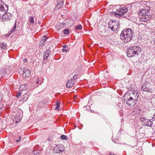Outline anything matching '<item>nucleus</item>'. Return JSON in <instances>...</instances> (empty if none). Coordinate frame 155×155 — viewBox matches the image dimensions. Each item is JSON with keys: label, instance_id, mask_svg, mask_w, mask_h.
Masks as SVG:
<instances>
[{"label": "nucleus", "instance_id": "f257e3e1", "mask_svg": "<svg viewBox=\"0 0 155 155\" xmlns=\"http://www.w3.org/2000/svg\"><path fill=\"white\" fill-rule=\"evenodd\" d=\"M132 34V31L131 29H125L120 34V38L125 42H129L133 37Z\"/></svg>", "mask_w": 155, "mask_h": 155}, {"label": "nucleus", "instance_id": "f03ea898", "mask_svg": "<svg viewBox=\"0 0 155 155\" xmlns=\"http://www.w3.org/2000/svg\"><path fill=\"white\" fill-rule=\"evenodd\" d=\"M150 8H149L147 9H142L140 10L138 12L140 17V20L142 21H147L149 20L150 18V13H149Z\"/></svg>", "mask_w": 155, "mask_h": 155}, {"label": "nucleus", "instance_id": "7ed1b4c3", "mask_svg": "<svg viewBox=\"0 0 155 155\" xmlns=\"http://www.w3.org/2000/svg\"><path fill=\"white\" fill-rule=\"evenodd\" d=\"M128 96L130 97H132L134 100L137 101L139 96V94L137 91L130 90L125 94L123 97H126Z\"/></svg>", "mask_w": 155, "mask_h": 155}, {"label": "nucleus", "instance_id": "20e7f679", "mask_svg": "<svg viewBox=\"0 0 155 155\" xmlns=\"http://www.w3.org/2000/svg\"><path fill=\"white\" fill-rule=\"evenodd\" d=\"M123 97L124 101L126 104L131 107H133L136 104L137 101L134 100L132 97H130L128 96L126 97Z\"/></svg>", "mask_w": 155, "mask_h": 155}, {"label": "nucleus", "instance_id": "39448f33", "mask_svg": "<svg viewBox=\"0 0 155 155\" xmlns=\"http://www.w3.org/2000/svg\"><path fill=\"white\" fill-rule=\"evenodd\" d=\"M118 23L117 21H110L109 23V27L112 31H115L118 28Z\"/></svg>", "mask_w": 155, "mask_h": 155}, {"label": "nucleus", "instance_id": "423d86ee", "mask_svg": "<svg viewBox=\"0 0 155 155\" xmlns=\"http://www.w3.org/2000/svg\"><path fill=\"white\" fill-rule=\"evenodd\" d=\"M64 146L63 145L59 144L56 145L54 148V151L55 153H60L64 151Z\"/></svg>", "mask_w": 155, "mask_h": 155}, {"label": "nucleus", "instance_id": "0eeeda50", "mask_svg": "<svg viewBox=\"0 0 155 155\" xmlns=\"http://www.w3.org/2000/svg\"><path fill=\"white\" fill-rule=\"evenodd\" d=\"M118 13L117 14L120 15H122L128 11V9L124 6H121L117 10Z\"/></svg>", "mask_w": 155, "mask_h": 155}, {"label": "nucleus", "instance_id": "6e6552de", "mask_svg": "<svg viewBox=\"0 0 155 155\" xmlns=\"http://www.w3.org/2000/svg\"><path fill=\"white\" fill-rule=\"evenodd\" d=\"M127 54L128 57H133L135 54H137V52L134 50V49H128V51L127 52Z\"/></svg>", "mask_w": 155, "mask_h": 155}, {"label": "nucleus", "instance_id": "1a4fd4ad", "mask_svg": "<svg viewBox=\"0 0 155 155\" xmlns=\"http://www.w3.org/2000/svg\"><path fill=\"white\" fill-rule=\"evenodd\" d=\"M142 90L144 91H146L149 92H151L152 89L149 88L148 85L145 83L142 84L141 86Z\"/></svg>", "mask_w": 155, "mask_h": 155}, {"label": "nucleus", "instance_id": "9d476101", "mask_svg": "<svg viewBox=\"0 0 155 155\" xmlns=\"http://www.w3.org/2000/svg\"><path fill=\"white\" fill-rule=\"evenodd\" d=\"M75 83V81L72 79L68 80L66 84V87L68 88H70L72 87Z\"/></svg>", "mask_w": 155, "mask_h": 155}, {"label": "nucleus", "instance_id": "9b49d317", "mask_svg": "<svg viewBox=\"0 0 155 155\" xmlns=\"http://www.w3.org/2000/svg\"><path fill=\"white\" fill-rule=\"evenodd\" d=\"M21 118V116L19 115V114H17L15 116L13 120L16 123H17L20 122Z\"/></svg>", "mask_w": 155, "mask_h": 155}, {"label": "nucleus", "instance_id": "f8f14e48", "mask_svg": "<svg viewBox=\"0 0 155 155\" xmlns=\"http://www.w3.org/2000/svg\"><path fill=\"white\" fill-rule=\"evenodd\" d=\"M31 74L30 71L28 70H25L23 71V76L25 78L29 77Z\"/></svg>", "mask_w": 155, "mask_h": 155}, {"label": "nucleus", "instance_id": "ddd939ff", "mask_svg": "<svg viewBox=\"0 0 155 155\" xmlns=\"http://www.w3.org/2000/svg\"><path fill=\"white\" fill-rule=\"evenodd\" d=\"M50 53L51 51L49 49H46L44 52L43 55V58H48Z\"/></svg>", "mask_w": 155, "mask_h": 155}, {"label": "nucleus", "instance_id": "4468645a", "mask_svg": "<svg viewBox=\"0 0 155 155\" xmlns=\"http://www.w3.org/2000/svg\"><path fill=\"white\" fill-rule=\"evenodd\" d=\"M64 2L63 1H58L57 5H56L55 7L54 8V10H57V7H58V9L60 8L62 6H63L64 5Z\"/></svg>", "mask_w": 155, "mask_h": 155}, {"label": "nucleus", "instance_id": "2eb2a0df", "mask_svg": "<svg viewBox=\"0 0 155 155\" xmlns=\"http://www.w3.org/2000/svg\"><path fill=\"white\" fill-rule=\"evenodd\" d=\"M144 124L147 126L150 127L153 124V122L150 120L147 119Z\"/></svg>", "mask_w": 155, "mask_h": 155}, {"label": "nucleus", "instance_id": "dca6fc26", "mask_svg": "<svg viewBox=\"0 0 155 155\" xmlns=\"http://www.w3.org/2000/svg\"><path fill=\"white\" fill-rule=\"evenodd\" d=\"M29 95L27 94H25L23 95L21 99L24 101H26L28 99Z\"/></svg>", "mask_w": 155, "mask_h": 155}, {"label": "nucleus", "instance_id": "f3484780", "mask_svg": "<svg viewBox=\"0 0 155 155\" xmlns=\"http://www.w3.org/2000/svg\"><path fill=\"white\" fill-rule=\"evenodd\" d=\"M44 81V79L42 78H38L36 82V83L37 84H41Z\"/></svg>", "mask_w": 155, "mask_h": 155}, {"label": "nucleus", "instance_id": "a211bd4d", "mask_svg": "<svg viewBox=\"0 0 155 155\" xmlns=\"http://www.w3.org/2000/svg\"><path fill=\"white\" fill-rule=\"evenodd\" d=\"M28 88V87H26L25 84H22L21 85L19 89L21 90H25Z\"/></svg>", "mask_w": 155, "mask_h": 155}, {"label": "nucleus", "instance_id": "6ab92c4d", "mask_svg": "<svg viewBox=\"0 0 155 155\" xmlns=\"http://www.w3.org/2000/svg\"><path fill=\"white\" fill-rule=\"evenodd\" d=\"M2 18L3 19L8 20L9 19V17L7 13H5L2 16Z\"/></svg>", "mask_w": 155, "mask_h": 155}, {"label": "nucleus", "instance_id": "aec40b11", "mask_svg": "<svg viewBox=\"0 0 155 155\" xmlns=\"http://www.w3.org/2000/svg\"><path fill=\"white\" fill-rule=\"evenodd\" d=\"M0 47L2 48H7V45L6 43H0Z\"/></svg>", "mask_w": 155, "mask_h": 155}, {"label": "nucleus", "instance_id": "412c9836", "mask_svg": "<svg viewBox=\"0 0 155 155\" xmlns=\"http://www.w3.org/2000/svg\"><path fill=\"white\" fill-rule=\"evenodd\" d=\"M0 10L5 12V8L4 7V5L2 4V1H0Z\"/></svg>", "mask_w": 155, "mask_h": 155}, {"label": "nucleus", "instance_id": "4be33fe9", "mask_svg": "<svg viewBox=\"0 0 155 155\" xmlns=\"http://www.w3.org/2000/svg\"><path fill=\"white\" fill-rule=\"evenodd\" d=\"M47 37L46 36H44L42 37V39H41V42H42V41L44 42H45L47 40Z\"/></svg>", "mask_w": 155, "mask_h": 155}, {"label": "nucleus", "instance_id": "5701e85b", "mask_svg": "<svg viewBox=\"0 0 155 155\" xmlns=\"http://www.w3.org/2000/svg\"><path fill=\"white\" fill-rule=\"evenodd\" d=\"M2 4L4 5V7L5 8V12H6L8 9V6L5 4H4V2H2Z\"/></svg>", "mask_w": 155, "mask_h": 155}, {"label": "nucleus", "instance_id": "b1692460", "mask_svg": "<svg viewBox=\"0 0 155 155\" xmlns=\"http://www.w3.org/2000/svg\"><path fill=\"white\" fill-rule=\"evenodd\" d=\"M29 22L31 23H33L34 22V18L33 17L30 16L29 18Z\"/></svg>", "mask_w": 155, "mask_h": 155}, {"label": "nucleus", "instance_id": "393cba45", "mask_svg": "<svg viewBox=\"0 0 155 155\" xmlns=\"http://www.w3.org/2000/svg\"><path fill=\"white\" fill-rule=\"evenodd\" d=\"M48 61V58H43V60L42 61V63L43 64H46Z\"/></svg>", "mask_w": 155, "mask_h": 155}, {"label": "nucleus", "instance_id": "a878e982", "mask_svg": "<svg viewBox=\"0 0 155 155\" xmlns=\"http://www.w3.org/2000/svg\"><path fill=\"white\" fill-rule=\"evenodd\" d=\"M61 139L63 140H67L68 139V138L67 137L64 135H62L61 136Z\"/></svg>", "mask_w": 155, "mask_h": 155}, {"label": "nucleus", "instance_id": "bb28decb", "mask_svg": "<svg viewBox=\"0 0 155 155\" xmlns=\"http://www.w3.org/2000/svg\"><path fill=\"white\" fill-rule=\"evenodd\" d=\"M63 33L65 35L68 34L69 33V30L67 28H66L63 30Z\"/></svg>", "mask_w": 155, "mask_h": 155}, {"label": "nucleus", "instance_id": "cd10ccee", "mask_svg": "<svg viewBox=\"0 0 155 155\" xmlns=\"http://www.w3.org/2000/svg\"><path fill=\"white\" fill-rule=\"evenodd\" d=\"M16 21H15V24L14 25V28L12 30H11V31L12 32H14L15 31V29L16 28Z\"/></svg>", "mask_w": 155, "mask_h": 155}, {"label": "nucleus", "instance_id": "c85d7f7f", "mask_svg": "<svg viewBox=\"0 0 155 155\" xmlns=\"http://www.w3.org/2000/svg\"><path fill=\"white\" fill-rule=\"evenodd\" d=\"M60 102H57V104L56 106L55 107V110H58L60 107Z\"/></svg>", "mask_w": 155, "mask_h": 155}, {"label": "nucleus", "instance_id": "c756f323", "mask_svg": "<svg viewBox=\"0 0 155 155\" xmlns=\"http://www.w3.org/2000/svg\"><path fill=\"white\" fill-rule=\"evenodd\" d=\"M5 109V108L3 107V104L2 103H0V110H4Z\"/></svg>", "mask_w": 155, "mask_h": 155}, {"label": "nucleus", "instance_id": "7c9ffc66", "mask_svg": "<svg viewBox=\"0 0 155 155\" xmlns=\"http://www.w3.org/2000/svg\"><path fill=\"white\" fill-rule=\"evenodd\" d=\"M147 119L145 117L141 118H140L141 121L142 122H143L144 123V122H145L146 121Z\"/></svg>", "mask_w": 155, "mask_h": 155}, {"label": "nucleus", "instance_id": "2f4dec72", "mask_svg": "<svg viewBox=\"0 0 155 155\" xmlns=\"http://www.w3.org/2000/svg\"><path fill=\"white\" fill-rule=\"evenodd\" d=\"M17 137H18V139H17L16 140V141L17 142H19L21 138V137L20 136H18Z\"/></svg>", "mask_w": 155, "mask_h": 155}, {"label": "nucleus", "instance_id": "473e14b6", "mask_svg": "<svg viewBox=\"0 0 155 155\" xmlns=\"http://www.w3.org/2000/svg\"><path fill=\"white\" fill-rule=\"evenodd\" d=\"M39 45L40 46H42L44 45V42L43 41L41 42V40L40 41L39 43Z\"/></svg>", "mask_w": 155, "mask_h": 155}, {"label": "nucleus", "instance_id": "72a5a7b5", "mask_svg": "<svg viewBox=\"0 0 155 155\" xmlns=\"http://www.w3.org/2000/svg\"><path fill=\"white\" fill-rule=\"evenodd\" d=\"M78 78V75H74L73 78V80H76Z\"/></svg>", "mask_w": 155, "mask_h": 155}, {"label": "nucleus", "instance_id": "f704fd0d", "mask_svg": "<svg viewBox=\"0 0 155 155\" xmlns=\"http://www.w3.org/2000/svg\"><path fill=\"white\" fill-rule=\"evenodd\" d=\"M82 28V27L81 26V25H78L77 26V28H78V29L79 30H81V29Z\"/></svg>", "mask_w": 155, "mask_h": 155}, {"label": "nucleus", "instance_id": "c9c22d12", "mask_svg": "<svg viewBox=\"0 0 155 155\" xmlns=\"http://www.w3.org/2000/svg\"><path fill=\"white\" fill-rule=\"evenodd\" d=\"M69 51V49H62V52H67Z\"/></svg>", "mask_w": 155, "mask_h": 155}, {"label": "nucleus", "instance_id": "e433bc0d", "mask_svg": "<svg viewBox=\"0 0 155 155\" xmlns=\"http://www.w3.org/2000/svg\"><path fill=\"white\" fill-rule=\"evenodd\" d=\"M21 95V92H18V94H17L16 95V97H19Z\"/></svg>", "mask_w": 155, "mask_h": 155}, {"label": "nucleus", "instance_id": "4c0bfd02", "mask_svg": "<svg viewBox=\"0 0 155 155\" xmlns=\"http://www.w3.org/2000/svg\"><path fill=\"white\" fill-rule=\"evenodd\" d=\"M68 46L67 45H63V48H68Z\"/></svg>", "mask_w": 155, "mask_h": 155}, {"label": "nucleus", "instance_id": "58836bf2", "mask_svg": "<svg viewBox=\"0 0 155 155\" xmlns=\"http://www.w3.org/2000/svg\"><path fill=\"white\" fill-rule=\"evenodd\" d=\"M24 63H25L27 61V60L26 58H24L23 60Z\"/></svg>", "mask_w": 155, "mask_h": 155}, {"label": "nucleus", "instance_id": "ea45409f", "mask_svg": "<svg viewBox=\"0 0 155 155\" xmlns=\"http://www.w3.org/2000/svg\"><path fill=\"white\" fill-rule=\"evenodd\" d=\"M77 96H75V97H74V99L75 101L76 100L77 98Z\"/></svg>", "mask_w": 155, "mask_h": 155}, {"label": "nucleus", "instance_id": "a19ab883", "mask_svg": "<svg viewBox=\"0 0 155 155\" xmlns=\"http://www.w3.org/2000/svg\"><path fill=\"white\" fill-rule=\"evenodd\" d=\"M33 153L35 155H38V154L39 153L38 152L37 153H35V152H34V151Z\"/></svg>", "mask_w": 155, "mask_h": 155}, {"label": "nucleus", "instance_id": "79ce46f5", "mask_svg": "<svg viewBox=\"0 0 155 155\" xmlns=\"http://www.w3.org/2000/svg\"><path fill=\"white\" fill-rule=\"evenodd\" d=\"M153 119L155 120V115H153V117L152 118Z\"/></svg>", "mask_w": 155, "mask_h": 155}, {"label": "nucleus", "instance_id": "37998d69", "mask_svg": "<svg viewBox=\"0 0 155 155\" xmlns=\"http://www.w3.org/2000/svg\"><path fill=\"white\" fill-rule=\"evenodd\" d=\"M48 46H49V47L51 48V46H52V45L51 44H50Z\"/></svg>", "mask_w": 155, "mask_h": 155}, {"label": "nucleus", "instance_id": "c03bdc74", "mask_svg": "<svg viewBox=\"0 0 155 155\" xmlns=\"http://www.w3.org/2000/svg\"><path fill=\"white\" fill-rule=\"evenodd\" d=\"M11 34V33L10 32L9 33V35H8V36H9Z\"/></svg>", "mask_w": 155, "mask_h": 155}, {"label": "nucleus", "instance_id": "a18cd8bd", "mask_svg": "<svg viewBox=\"0 0 155 155\" xmlns=\"http://www.w3.org/2000/svg\"><path fill=\"white\" fill-rule=\"evenodd\" d=\"M109 155H116L112 154H109Z\"/></svg>", "mask_w": 155, "mask_h": 155}, {"label": "nucleus", "instance_id": "49530a36", "mask_svg": "<svg viewBox=\"0 0 155 155\" xmlns=\"http://www.w3.org/2000/svg\"><path fill=\"white\" fill-rule=\"evenodd\" d=\"M40 106L41 107V106H42V105H40Z\"/></svg>", "mask_w": 155, "mask_h": 155}, {"label": "nucleus", "instance_id": "de8ad7c7", "mask_svg": "<svg viewBox=\"0 0 155 155\" xmlns=\"http://www.w3.org/2000/svg\"><path fill=\"white\" fill-rule=\"evenodd\" d=\"M155 43V42H154Z\"/></svg>", "mask_w": 155, "mask_h": 155}]
</instances>
